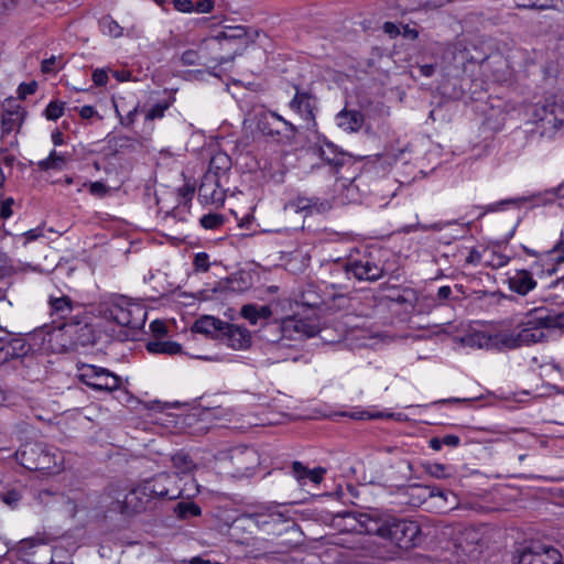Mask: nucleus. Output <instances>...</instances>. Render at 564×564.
Masks as SVG:
<instances>
[{
  "instance_id": "cd10ccee",
  "label": "nucleus",
  "mask_w": 564,
  "mask_h": 564,
  "mask_svg": "<svg viewBox=\"0 0 564 564\" xmlns=\"http://www.w3.org/2000/svg\"><path fill=\"white\" fill-rule=\"evenodd\" d=\"M231 460L236 467V471L243 475L254 467L257 463V452L248 447L237 448L231 454Z\"/></svg>"
},
{
  "instance_id": "ddd939ff",
  "label": "nucleus",
  "mask_w": 564,
  "mask_h": 564,
  "mask_svg": "<svg viewBox=\"0 0 564 564\" xmlns=\"http://www.w3.org/2000/svg\"><path fill=\"white\" fill-rule=\"evenodd\" d=\"M247 33L243 26H229L217 35L206 40V48H210V52H217L219 50L232 51L231 54L226 56H236L238 51L245 43Z\"/></svg>"
},
{
  "instance_id": "37998d69",
  "label": "nucleus",
  "mask_w": 564,
  "mask_h": 564,
  "mask_svg": "<svg viewBox=\"0 0 564 564\" xmlns=\"http://www.w3.org/2000/svg\"><path fill=\"white\" fill-rule=\"evenodd\" d=\"M229 165L230 159L226 154L219 153L212 158L209 171H213V169L226 171Z\"/></svg>"
},
{
  "instance_id": "338daca9",
  "label": "nucleus",
  "mask_w": 564,
  "mask_h": 564,
  "mask_svg": "<svg viewBox=\"0 0 564 564\" xmlns=\"http://www.w3.org/2000/svg\"><path fill=\"white\" fill-rule=\"evenodd\" d=\"M437 64H423L419 66L420 74L424 77H431L435 73Z\"/></svg>"
},
{
  "instance_id": "ea45409f",
  "label": "nucleus",
  "mask_w": 564,
  "mask_h": 564,
  "mask_svg": "<svg viewBox=\"0 0 564 564\" xmlns=\"http://www.w3.org/2000/svg\"><path fill=\"white\" fill-rule=\"evenodd\" d=\"M514 434L517 437H510V441L522 447H530L535 443V436L524 430L516 431Z\"/></svg>"
},
{
  "instance_id": "dca6fc26",
  "label": "nucleus",
  "mask_w": 564,
  "mask_h": 564,
  "mask_svg": "<svg viewBox=\"0 0 564 564\" xmlns=\"http://www.w3.org/2000/svg\"><path fill=\"white\" fill-rule=\"evenodd\" d=\"M389 301L403 306L404 312L411 314H424L431 311L430 300L411 288H403L398 293L390 295Z\"/></svg>"
},
{
  "instance_id": "c9c22d12",
  "label": "nucleus",
  "mask_w": 564,
  "mask_h": 564,
  "mask_svg": "<svg viewBox=\"0 0 564 564\" xmlns=\"http://www.w3.org/2000/svg\"><path fill=\"white\" fill-rule=\"evenodd\" d=\"M175 513L180 519H189L198 517L202 513L199 506L194 502H178L175 507Z\"/></svg>"
},
{
  "instance_id": "7ed1b4c3",
  "label": "nucleus",
  "mask_w": 564,
  "mask_h": 564,
  "mask_svg": "<svg viewBox=\"0 0 564 564\" xmlns=\"http://www.w3.org/2000/svg\"><path fill=\"white\" fill-rule=\"evenodd\" d=\"M52 308V322L35 330L34 337L41 339L44 350L61 354L70 345V303L66 296L55 299Z\"/></svg>"
},
{
  "instance_id": "49530a36",
  "label": "nucleus",
  "mask_w": 564,
  "mask_h": 564,
  "mask_svg": "<svg viewBox=\"0 0 564 564\" xmlns=\"http://www.w3.org/2000/svg\"><path fill=\"white\" fill-rule=\"evenodd\" d=\"M241 316L250 322V324L256 325L260 318L256 311V304H247L241 307Z\"/></svg>"
},
{
  "instance_id": "f03ea898",
  "label": "nucleus",
  "mask_w": 564,
  "mask_h": 564,
  "mask_svg": "<svg viewBox=\"0 0 564 564\" xmlns=\"http://www.w3.org/2000/svg\"><path fill=\"white\" fill-rule=\"evenodd\" d=\"M549 329H564V311L539 306L530 310L519 327L511 332L492 335L478 332L467 336L464 343L478 348L514 349L542 341Z\"/></svg>"
},
{
  "instance_id": "aec40b11",
  "label": "nucleus",
  "mask_w": 564,
  "mask_h": 564,
  "mask_svg": "<svg viewBox=\"0 0 564 564\" xmlns=\"http://www.w3.org/2000/svg\"><path fill=\"white\" fill-rule=\"evenodd\" d=\"M513 564H563L561 554L553 547L524 549L514 556Z\"/></svg>"
},
{
  "instance_id": "680f3d73",
  "label": "nucleus",
  "mask_w": 564,
  "mask_h": 564,
  "mask_svg": "<svg viewBox=\"0 0 564 564\" xmlns=\"http://www.w3.org/2000/svg\"><path fill=\"white\" fill-rule=\"evenodd\" d=\"M429 474L436 478L445 477V466L442 464H433L429 466Z\"/></svg>"
},
{
  "instance_id": "4c0bfd02",
  "label": "nucleus",
  "mask_w": 564,
  "mask_h": 564,
  "mask_svg": "<svg viewBox=\"0 0 564 564\" xmlns=\"http://www.w3.org/2000/svg\"><path fill=\"white\" fill-rule=\"evenodd\" d=\"M224 224V217L219 214H207L200 218V225L205 229H216Z\"/></svg>"
},
{
  "instance_id": "5701e85b",
  "label": "nucleus",
  "mask_w": 564,
  "mask_h": 564,
  "mask_svg": "<svg viewBox=\"0 0 564 564\" xmlns=\"http://www.w3.org/2000/svg\"><path fill=\"white\" fill-rule=\"evenodd\" d=\"M25 340L0 327V365L26 354Z\"/></svg>"
},
{
  "instance_id": "bf43d9fd",
  "label": "nucleus",
  "mask_w": 564,
  "mask_h": 564,
  "mask_svg": "<svg viewBox=\"0 0 564 564\" xmlns=\"http://www.w3.org/2000/svg\"><path fill=\"white\" fill-rule=\"evenodd\" d=\"M137 111H138V107H134L123 118V117L120 116V112H119L118 108L116 107V112L120 117L121 124H124V126H128V127L131 126L134 122V118H135Z\"/></svg>"
},
{
  "instance_id": "603ef678",
  "label": "nucleus",
  "mask_w": 564,
  "mask_h": 564,
  "mask_svg": "<svg viewBox=\"0 0 564 564\" xmlns=\"http://www.w3.org/2000/svg\"><path fill=\"white\" fill-rule=\"evenodd\" d=\"M89 192L95 196L104 197L108 194L109 188L105 183L97 181L89 184Z\"/></svg>"
},
{
  "instance_id": "7c9ffc66",
  "label": "nucleus",
  "mask_w": 564,
  "mask_h": 564,
  "mask_svg": "<svg viewBox=\"0 0 564 564\" xmlns=\"http://www.w3.org/2000/svg\"><path fill=\"white\" fill-rule=\"evenodd\" d=\"M269 344L264 347L265 355H268V364H275L286 361L291 358L290 347L281 343L280 339L269 338Z\"/></svg>"
},
{
  "instance_id": "3c124183",
  "label": "nucleus",
  "mask_w": 564,
  "mask_h": 564,
  "mask_svg": "<svg viewBox=\"0 0 564 564\" xmlns=\"http://www.w3.org/2000/svg\"><path fill=\"white\" fill-rule=\"evenodd\" d=\"M61 67V61L52 56L42 62L41 69L43 73H53L56 72Z\"/></svg>"
},
{
  "instance_id": "f8f14e48",
  "label": "nucleus",
  "mask_w": 564,
  "mask_h": 564,
  "mask_svg": "<svg viewBox=\"0 0 564 564\" xmlns=\"http://www.w3.org/2000/svg\"><path fill=\"white\" fill-rule=\"evenodd\" d=\"M268 330L281 333V339H303L314 337L318 334L317 325L295 316L284 318L280 324L274 323L268 326Z\"/></svg>"
},
{
  "instance_id": "a211bd4d",
  "label": "nucleus",
  "mask_w": 564,
  "mask_h": 564,
  "mask_svg": "<svg viewBox=\"0 0 564 564\" xmlns=\"http://www.w3.org/2000/svg\"><path fill=\"white\" fill-rule=\"evenodd\" d=\"M198 196L205 204L223 205L226 192L220 186L219 174L215 171H207L198 188Z\"/></svg>"
},
{
  "instance_id": "6ab92c4d",
  "label": "nucleus",
  "mask_w": 564,
  "mask_h": 564,
  "mask_svg": "<svg viewBox=\"0 0 564 564\" xmlns=\"http://www.w3.org/2000/svg\"><path fill=\"white\" fill-rule=\"evenodd\" d=\"M564 264V239L557 241L550 250L538 254L533 269L547 275L556 274Z\"/></svg>"
},
{
  "instance_id": "09e8293b",
  "label": "nucleus",
  "mask_w": 564,
  "mask_h": 564,
  "mask_svg": "<svg viewBox=\"0 0 564 564\" xmlns=\"http://www.w3.org/2000/svg\"><path fill=\"white\" fill-rule=\"evenodd\" d=\"M169 108L167 104L154 105L145 115L147 120L160 119L164 116L165 110Z\"/></svg>"
},
{
  "instance_id": "20e7f679",
  "label": "nucleus",
  "mask_w": 564,
  "mask_h": 564,
  "mask_svg": "<svg viewBox=\"0 0 564 564\" xmlns=\"http://www.w3.org/2000/svg\"><path fill=\"white\" fill-rule=\"evenodd\" d=\"M102 317L116 323L121 329L117 334L119 340L133 339L147 321L145 308L127 297H119L101 310Z\"/></svg>"
},
{
  "instance_id": "8fccbe9b",
  "label": "nucleus",
  "mask_w": 564,
  "mask_h": 564,
  "mask_svg": "<svg viewBox=\"0 0 564 564\" xmlns=\"http://www.w3.org/2000/svg\"><path fill=\"white\" fill-rule=\"evenodd\" d=\"M14 205V199L12 197H8L3 200H0V217L2 219H8L12 216L13 210L12 206Z\"/></svg>"
},
{
  "instance_id": "13d9d810",
  "label": "nucleus",
  "mask_w": 564,
  "mask_h": 564,
  "mask_svg": "<svg viewBox=\"0 0 564 564\" xmlns=\"http://www.w3.org/2000/svg\"><path fill=\"white\" fill-rule=\"evenodd\" d=\"M174 7L180 12H192L194 11V6L191 0H174Z\"/></svg>"
},
{
  "instance_id": "58836bf2",
  "label": "nucleus",
  "mask_w": 564,
  "mask_h": 564,
  "mask_svg": "<svg viewBox=\"0 0 564 564\" xmlns=\"http://www.w3.org/2000/svg\"><path fill=\"white\" fill-rule=\"evenodd\" d=\"M313 289V285H308L307 290L303 291L301 295V302L311 307L318 306L322 303L321 297Z\"/></svg>"
},
{
  "instance_id": "a19ab883",
  "label": "nucleus",
  "mask_w": 564,
  "mask_h": 564,
  "mask_svg": "<svg viewBox=\"0 0 564 564\" xmlns=\"http://www.w3.org/2000/svg\"><path fill=\"white\" fill-rule=\"evenodd\" d=\"M0 499L4 505L14 509L21 500V494L15 489H11L7 492L0 494Z\"/></svg>"
},
{
  "instance_id": "393cba45",
  "label": "nucleus",
  "mask_w": 564,
  "mask_h": 564,
  "mask_svg": "<svg viewBox=\"0 0 564 564\" xmlns=\"http://www.w3.org/2000/svg\"><path fill=\"white\" fill-rule=\"evenodd\" d=\"M290 108L297 112L304 120L314 121L316 101L311 94L296 89L294 97L290 101Z\"/></svg>"
},
{
  "instance_id": "5fc2aeb1",
  "label": "nucleus",
  "mask_w": 564,
  "mask_h": 564,
  "mask_svg": "<svg viewBox=\"0 0 564 564\" xmlns=\"http://www.w3.org/2000/svg\"><path fill=\"white\" fill-rule=\"evenodd\" d=\"M37 84L35 82L23 83L19 86L18 93L20 98H25L28 95H32L36 91Z\"/></svg>"
},
{
  "instance_id": "864d4df0",
  "label": "nucleus",
  "mask_w": 564,
  "mask_h": 564,
  "mask_svg": "<svg viewBox=\"0 0 564 564\" xmlns=\"http://www.w3.org/2000/svg\"><path fill=\"white\" fill-rule=\"evenodd\" d=\"M481 258L482 254L476 248H471L465 258V264L476 267L481 263Z\"/></svg>"
},
{
  "instance_id": "052dcab7",
  "label": "nucleus",
  "mask_w": 564,
  "mask_h": 564,
  "mask_svg": "<svg viewBox=\"0 0 564 564\" xmlns=\"http://www.w3.org/2000/svg\"><path fill=\"white\" fill-rule=\"evenodd\" d=\"M150 328H151L152 333H153L155 336H158V337L163 336V335H165V333H166V326H165V324H164L163 322H161V321H158V319H156V321H153V322L150 324Z\"/></svg>"
},
{
  "instance_id": "72a5a7b5",
  "label": "nucleus",
  "mask_w": 564,
  "mask_h": 564,
  "mask_svg": "<svg viewBox=\"0 0 564 564\" xmlns=\"http://www.w3.org/2000/svg\"><path fill=\"white\" fill-rule=\"evenodd\" d=\"M151 354L177 355L182 352V346L176 341L155 339L147 344Z\"/></svg>"
},
{
  "instance_id": "774afa93",
  "label": "nucleus",
  "mask_w": 564,
  "mask_h": 564,
  "mask_svg": "<svg viewBox=\"0 0 564 564\" xmlns=\"http://www.w3.org/2000/svg\"><path fill=\"white\" fill-rule=\"evenodd\" d=\"M403 37L410 39V40H416L419 37V31L410 28L409 25H402L401 33Z\"/></svg>"
},
{
  "instance_id": "9d476101",
  "label": "nucleus",
  "mask_w": 564,
  "mask_h": 564,
  "mask_svg": "<svg viewBox=\"0 0 564 564\" xmlns=\"http://www.w3.org/2000/svg\"><path fill=\"white\" fill-rule=\"evenodd\" d=\"M21 464L31 470H47L55 473L59 469L56 454L42 444H26L18 451Z\"/></svg>"
},
{
  "instance_id": "c756f323",
  "label": "nucleus",
  "mask_w": 564,
  "mask_h": 564,
  "mask_svg": "<svg viewBox=\"0 0 564 564\" xmlns=\"http://www.w3.org/2000/svg\"><path fill=\"white\" fill-rule=\"evenodd\" d=\"M292 473L300 485H305L306 480H310V481L318 485L323 480L326 469L323 467L308 469L301 462H294L292 464Z\"/></svg>"
},
{
  "instance_id": "2eb2a0df",
  "label": "nucleus",
  "mask_w": 564,
  "mask_h": 564,
  "mask_svg": "<svg viewBox=\"0 0 564 564\" xmlns=\"http://www.w3.org/2000/svg\"><path fill=\"white\" fill-rule=\"evenodd\" d=\"M345 272L359 281L375 282L383 276L384 269L369 254L349 261L345 265Z\"/></svg>"
},
{
  "instance_id": "473e14b6",
  "label": "nucleus",
  "mask_w": 564,
  "mask_h": 564,
  "mask_svg": "<svg viewBox=\"0 0 564 564\" xmlns=\"http://www.w3.org/2000/svg\"><path fill=\"white\" fill-rule=\"evenodd\" d=\"M68 154L52 150L47 158L41 160L37 166L41 171H62L68 164Z\"/></svg>"
},
{
  "instance_id": "f704fd0d",
  "label": "nucleus",
  "mask_w": 564,
  "mask_h": 564,
  "mask_svg": "<svg viewBox=\"0 0 564 564\" xmlns=\"http://www.w3.org/2000/svg\"><path fill=\"white\" fill-rule=\"evenodd\" d=\"M172 464L177 470V474L183 475L192 473L196 467L191 456L183 452L176 453L172 456Z\"/></svg>"
},
{
  "instance_id": "2f4dec72",
  "label": "nucleus",
  "mask_w": 564,
  "mask_h": 564,
  "mask_svg": "<svg viewBox=\"0 0 564 564\" xmlns=\"http://www.w3.org/2000/svg\"><path fill=\"white\" fill-rule=\"evenodd\" d=\"M319 156L330 166L338 169L346 162V155L338 148L328 141H324L319 147Z\"/></svg>"
},
{
  "instance_id": "9b49d317",
  "label": "nucleus",
  "mask_w": 564,
  "mask_h": 564,
  "mask_svg": "<svg viewBox=\"0 0 564 564\" xmlns=\"http://www.w3.org/2000/svg\"><path fill=\"white\" fill-rule=\"evenodd\" d=\"M75 306L73 305V311ZM78 312L73 314V344L76 346L87 347L96 343L98 332L96 329V317L85 311L82 306H76Z\"/></svg>"
},
{
  "instance_id": "c85d7f7f",
  "label": "nucleus",
  "mask_w": 564,
  "mask_h": 564,
  "mask_svg": "<svg viewBox=\"0 0 564 564\" xmlns=\"http://www.w3.org/2000/svg\"><path fill=\"white\" fill-rule=\"evenodd\" d=\"M225 323L226 322L214 316L205 315L194 323L192 330L194 333L204 334L219 339V335L223 332Z\"/></svg>"
},
{
  "instance_id": "0eeeda50",
  "label": "nucleus",
  "mask_w": 564,
  "mask_h": 564,
  "mask_svg": "<svg viewBox=\"0 0 564 564\" xmlns=\"http://www.w3.org/2000/svg\"><path fill=\"white\" fill-rule=\"evenodd\" d=\"M433 528L435 534L452 540L455 546L468 556H471L477 551V545L481 540V534L478 530L463 523L436 520L433 523Z\"/></svg>"
},
{
  "instance_id": "423d86ee",
  "label": "nucleus",
  "mask_w": 564,
  "mask_h": 564,
  "mask_svg": "<svg viewBox=\"0 0 564 564\" xmlns=\"http://www.w3.org/2000/svg\"><path fill=\"white\" fill-rule=\"evenodd\" d=\"M487 55L464 39H456L444 46L440 67L443 70H466L467 64L482 63Z\"/></svg>"
},
{
  "instance_id": "e2e57ef3",
  "label": "nucleus",
  "mask_w": 564,
  "mask_h": 564,
  "mask_svg": "<svg viewBox=\"0 0 564 564\" xmlns=\"http://www.w3.org/2000/svg\"><path fill=\"white\" fill-rule=\"evenodd\" d=\"M214 9V2L212 0H202L196 3V8L194 9L200 13H209Z\"/></svg>"
},
{
  "instance_id": "0e129e2a",
  "label": "nucleus",
  "mask_w": 564,
  "mask_h": 564,
  "mask_svg": "<svg viewBox=\"0 0 564 564\" xmlns=\"http://www.w3.org/2000/svg\"><path fill=\"white\" fill-rule=\"evenodd\" d=\"M93 80L98 86L106 85L108 82V75L105 70L97 69L93 74Z\"/></svg>"
},
{
  "instance_id": "4d7b16f0",
  "label": "nucleus",
  "mask_w": 564,
  "mask_h": 564,
  "mask_svg": "<svg viewBox=\"0 0 564 564\" xmlns=\"http://www.w3.org/2000/svg\"><path fill=\"white\" fill-rule=\"evenodd\" d=\"M79 116L84 120H88L90 118L97 117L99 120L102 119L101 116L97 113V111L91 106H84L79 110Z\"/></svg>"
},
{
  "instance_id": "b1692460",
  "label": "nucleus",
  "mask_w": 564,
  "mask_h": 564,
  "mask_svg": "<svg viewBox=\"0 0 564 564\" xmlns=\"http://www.w3.org/2000/svg\"><path fill=\"white\" fill-rule=\"evenodd\" d=\"M210 51V48H206V41L204 42V45L199 48V51L195 50H187L185 51L182 56L181 61L184 65H203L209 68H215L218 65H223L226 63H230L234 61V56H224L221 54L214 55L212 57L207 56V52Z\"/></svg>"
},
{
  "instance_id": "a18cd8bd",
  "label": "nucleus",
  "mask_w": 564,
  "mask_h": 564,
  "mask_svg": "<svg viewBox=\"0 0 564 564\" xmlns=\"http://www.w3.org/2000/svg\"><path fill=\"white\" fill-rule=\"evenodd\" d=\"M15 271L17 269L12 264L11 259H9V257L6 253L0 252V275H10Z\"/></svg>"
},
{
  "instance_id": "69168bd1",
  "label": "nucleus",
  "mask_w": 564,
  "mask_h": 564,
  "mask_svg": "<svg viewBox=\"0 0 564 564\" xmlns=\"http://www.w3.org/2000/svg\"><path fill=\"white\" fill-rule=\"evenodd\" d=\"M382 28L384 33H387L391 37H394L401 33L400 28L393 22H386Z\"/></svg>"
},
{
  "instance_id": "39448f33",
  "label": "nucleus",
  "mask_w": 564,
  "mask_h": 564,
  "mask_svg": "<svg viewBox=\"0 0 564 564\" xmlns=\"http://www.w3.org/2000/svg\"><path fill=\"white\" fill-rule=\"evenodd\" d=\"M150 501L142 484L123 492L113 487H108L102 497V503L110 512L122 516H133L145 510Z\"/></svg>"
},
{
  "instance_id": "1a4fd4ad",
  "label": "nucleus",
  "mask_w": 564,
  "mask_h": 564,
  "mask_svg": "<svg viewBox=\"0 0 564 564\" xmlns=\"http://www.w3.org/2000/svg\"><path fill=\"white\" fill-rule=\"evenodd\" d=\"M176 475L161 473L154 476L150 480H145L142 486L149 497L151 498H166L170 500L177 499L180 497H193L198 494L197 487L194 490L187 492L186 489H181L176 484Z\"/></svg>"
},
{
  "instance_id": "4468645a",
  "label": "nucleus",
  "mask_w": 564,
  "mask_h": 564,
  "mask_svg": "<svg viewBox=\"0 0 564 564\" xmlns=\"http://www.w3.org/2000/svg\"><path fill=\"white\" fill-rule=\"evenodd\" d=\"M285 519L280 512L245 514L235 521L236 529L258 528L267 534H280Z\"/></svg>"
},
{
  "instance_id": "79ce46f5",
  "label": "nucleus",
  "mask_w": 564,
  "mask_h": 564,
  "mask_svg": "<svg viewBox=\"0 0 564 564\" xmlns=\"http://www.w3.org/2000/svg\"><path fill=\"white\" fill-rule=\"evenodd\" d=\"M64 104L58 101H51L45 109V117L48 120H56L62 117L64 112Z\"/></svg>"
},
{
  "instance_id": "a878e982",
  "label": "nucleus",
  "mask_w": 564,
  "mask_h": 564,
  "mask_svg": "<svg viewBox=\"0 0 564 564\" xmlns=\"http://www.w3.org/2000/svg\"><path fill=\"white\" fill-rule=\"evenodd\" d=\"M509 289L520 295H527L536 286L532 273L527 270H517L508 276Z\"/></svg>"
},
{
  "instance_id": "f3484780",
  "label": "nucleus",
  "mask_w": 564,
  "mask_h": 564,
  "mask_svg": "<svg viewBox=\"0 0 564 564\" xmlns=\"http://www.w3.org/2000/svg\"><path fill=\"white\" fill-rule=\"evenodd\" d=\"M254 123L257 130L267 137L280 135L282 132L280 126H283L286 132H296V128L293 123L273 111H259L254 116Z\"/></svg>"
},
{
  "instance_id": "de8ad7c7",
  "label": "nucleus",
  "mask_w": 564,
  "mask_h": 564,
  "mask_svg": "<svg viewBox=\"0 0 564 564\" xmlns=\"http://www.w3.org/2000/svg\"><path fill=\"white\" fill-rule=\"evenodd\" d=\"M437 498L443 500L445 502L444 507L448 509L455 508L458 503L456 495L448 490L437 491Z\"/></svg>"
},
{
  "instance_id": "412c9836",
  "label": "nucleus",
  "mask_w": 564,
  "mask_h": 564,
  "mask_svg": "<svg viewBox=\"0 0 564 564\" xmlns=\"http://www.w3.org/2000/svg\"><path fill=\"white\" fill-rule=\"evenodd\" d=\"M25 118V111L14 98H8L2 104L1 131L9 134L19 131Z\"/></svg>"
},
{
  "instance_id": "bb28decb",
  "label": "nucleus",
  "mask_w": 564,
  "mask_h": 564,
  "mask_svg": "<svg viewBox=\"0 0 564 564\" xmlns=\"http://www.w3.org/2000/svg\"><path fill=\"white\" fill-rule=\"evenodd\" d=\"M364 115L358 110L343 109L336 116L337 126L345 132L354 133L361 129Z\"/></svg>"
},
{
  "instance_id": "6e6d98bb",
  "label": "nucleus",
  "mask_w": 564,
  "mask_h": 564,
  "mask_svg": "<svg viewBox=\"0 0 564 564\" xmlns=\"http://www.w3.org/2000/svg\"><path fill=\"white\" fill-rule=\"evenodd\" d=\"M315 203L313 202L312 198H306V197H297L294 202H293V206L294 208L299 212V210H306L308 208H311Z\"/></svg>"
},
{
  "instance_id": "6e6552de",
  "label": "nucleus",
  "mask_w": 564,
  "mask_h": 564,
  "mask_svg": "<svg viewBox=\"0 0 564 564\" xmlns=\"http://www.w3.org/2000/svg\"><path fill=\"white\" fill-rule=\"evenodd\" d=\"M78 380L98 392H112L120 388L121 378L106 368L77 362Z\"/></svg>"
},
{
  "instance_id": "e433bc0d",
  "label": "nucleus",
  "mask_w": 564,
  "mask_h": 564,
  "mask_svg": "<svg viewBox=\"0 0 564 564\" xmlns=\"http://www.w3.org/2000/svg\"><path fill=\"white\" fill-rule=\"evenodd\" d=\"M99 23L105 34L112 37H119L122 34V28L109 15L104 17Z\"/></svg>"
},
{
  "instance_id": "4be33fe9",
  "label": "nucleus",
  "mask_w": 564,
  "mask_h": 564,
  "mask_svg": "<svg viewBox=\"0 0 564 564\" xmlns=\"http://www.w3.org/2000/svg\"><path fill=\"white\" fill-rule=\"evenodd\" d=\"M219 340L235 350H245L251 346L252 337L249 329L237 324L225 323Z\"/></svg>"
},
{
  "instance_id": "c03bdc74",
  "label": "nucleus",
  "mask_w": 564,
  "mask_h": 564,
  "mask_svg": "<svg viewBox=\"0 0 564 564\" xmlns=\"http://www.w3.org/2000/svg\"><path fill=\"white\" fill-rule=\"evenodd\" d=\"M194 267L196 271L207 272L209 270V256L205 252H198L194 258Z\"/></svg>"
},
{
  "instance_id": "f257e3e1",
  "label": "nucleus",
  "mask_w": 564,
  "mask_h": 564,
  "mask_svg": "<svg viewBox=\"0 0 564 564\" xmlns=\"http://www.w3.org/2000/svg\"><path fill=\"white\" fill-rule=\"evenodd\" d=\"M357 522L359 533L354 535V544L349 547L370 556L381 557V549L368 535H377L393 545L410 550L421 536V527L416 521L399 518L389 511L372 509L368 512L349 513Z\"/></svg>"
}]
</instances>
